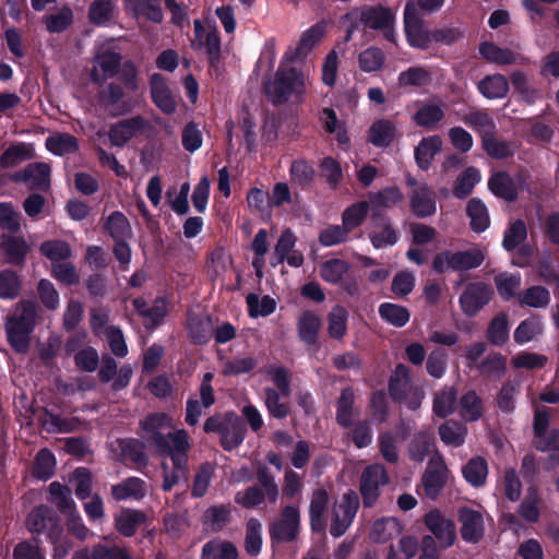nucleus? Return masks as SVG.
Returning <instances> with one entry per match:
<instances>
[{"mask_svg":"<svg viewBox=\"0 0 559 559\" xmlns=\"http://www.w3.org/2000/svg\"><path fill=\"white\" fill-rule=\"evenodd\" d=\"M463 476L472 486H483L488 476L487 462L479 456L471 459L463 467Z\"/></svg>","mask_w":559,"mask_h":559,"instance_id":"nucleus-42","label":"nucleus"},{"mask_svg":"<svg viewBox=\"0 0 559 559\" xmlns=\"http://www.w3.org/2000/svg\"><path fill=\"white\" fill-rule=\"evenodd\" d=\"M389 481L386 471L381 464L368 466L361 474L360 492L366 507H371L380 495V487Z\"/></svg>","mask_w":559,"mask_h":559,"instance_id":"nucleus-12","label":"nucleus"},{"mask_svg":"<svg viewBox=\"0 0 559 559\" xmlns=\"http://www.w3.org/2000/svg\"><path fill=\"white\" fill-rule=\"evenodd\" d=\"M177 448H174L169 455L171 457L174 468L170 471L166 463H163L164 479L163 489L168 491L180 480H188V451L190 449L189 436L187 432H179L177 436Z\"/></svg>","mask_w":559,"mask_h":559,"instance_id":"nucleus-5","label":"nucleus"},{"mask_svg":"<svg viewBox=\"0 0 559 559\" xmlns=\"http://www.w3.org/2000/svg\"><path fill=\"white\" fill-rule=\"evenodd\" d=\"M414 386L411 383L409 369L405 365H399L390 380V393L396 401H402L405 394Z\"/></svg>","mask_w":559,"mask_h":559,"instance_id":"nucleus-39","label":"nucleus"},{"mask_svg":"<svg viewBox=\"0 0 559 559\" xmlns=\"http://www.w3.org/2000/svg\"><path fill=\"white\" fill-rule=\"evenodd\" d=\"M349 20H355L357 17L368 27L380 31L383 33V36L393 41L394 31V20L395 14L390 9L383 7H366L361 10H355L346 15Z\"/></svg>","mask_w":559,"mask_h":559,"instance_id":"nucleus-7","label":"nucleus"},{"mask_svg":"<svg viewBox=\"0 0 559 559\" xmlns=\"http://www.w3.org/2000/svg\"><path fill=\"white\" fill-rule=\"evenodd\" d=\"M245 426L234 414H228L225 416V425L223 426V431L221 436L222 445L226 450H233L237 448L245 438Z\"/></svg>","mask_w":559,"mask_h":559,"instance_id":"nucleus-27","label":"nucleus"},{"mask_svg":"<svg viewBox=\"0 0 559 559\" xmlns=\"http://www.w3.org/2000/svg\"><path fill=\"white\" fill-rule=\"evenodd\" d=\"M408 455L411 460L419 463L428 456L430 459L432 455H437L432 436L424 431L416 433L408 445Z\"/></svg>","mask_w":559,"mask_h":559,"instance_id":"nucleus-30","label":"nucleus"},{"mask_svg":"<svg viewBox=\"0 0 559 559\" xmlns=\"http://www.w3.org/2000/svg\"><path fill=\"white\" fill-rule=\"evenodd\" d=\"M480 171L475 167L466 168L461 176L457 178L454 187V195L463 199L467 197L474 189V187L480 181Z\"/></svg>","mask_w":559,"mask_h":559,"instance_id":"nucleus-55","label":"nucleus"},{"mask_svg":"<svg viewBox=\"0 0 559 559\" xmlns=\"http://www.w3.org/2000/svg\"><path fill=\"white\" fill-rule=\"evenodd\" d=\"M121 57L110 49V41L98 45L96 48L91 78L96 83H102L116 75Z\"/></svg>","mask_w":559,"mask_h":559,"instance_id":"nucleus-9","label":"nucleus"},{"mask_svg":"<svg viewBox=\"0 0 559 559\" xmlns=\"http://www.w3.org/2000/svg\"><path fill=\"white\" fill-rule=\"evenodd\" d=\"M106 229L115 240H126L132 230L127 217L120 212H114L106 222Z\"/></svg>","mask_w":559,"mask_h":559,"instance_id":"nucleus-54","label":"nucleus"},{"mask_svg":"<svg viewBox=\"0 0 559 559\" xmlns=\"http://www.w3.org/2000/svg\"><path fill=\"white\" fill-rule=\"evenodd\" d=\"M379 313L388 323L399 328L404 326L411 317L407 308L391 302L382 304L379 307Z\"/></svg>","mask_w":559,"mask_h":559,"instance_id":"nucleus-52","label":"nucleus"},{"mask_svg":"<svg viewBox=\"0 0 559 559\" xmlns=\"http://www.w3.org/2000/svg\"><path fill=\"white\" fill-rule=\"evenodd\" d=\"M348 312L341 306H336L329 314V334L331 337L341 338L347 330Z\"/></svg>","mask_w":559,"mask_h":559,"instance_id":"nucleus-64","label":"nucleus"},{"mask_svg":"<svg viewBox=\"0 0 559 559\" xmlns=\"http://www.w3.org/2000/svg\"><path fill=\"white\" fill-rule=\"evenodd\" d=\"M299 524V510L296 507H287L281 518L272 524L271 536L277 542H290L297 536Z\"/></svg>","mask_w":559,"mask_h":559,"instance_id":"nucleus-15","label":"nucleus"},{"mask_svg":"<svg viewBox=\"0 0 559 559\" xmlns=\"http://www.w3.org/2000/svg\"><path fill=\"white\" fill-rule=\"evenodd\" d=\"M471 219V227L476 233H481L489 226V214L486 205L478 199H472L466 207Z\"/></svg>","mask_w":559,"mask_h":559,"instance_id":"nucleus-44","label":"nucleus"},{"mask_svg":"<svg viewBox=\"0 0 559 559\" xmlns=\"http://www.w3.org/2000/svg\"><path fill=\"white\" fill-rule=\"evenodd\" d=\"M354 392L350 389H344L337 401L336 419L337 423L343 427L352 425L355 417L354 405Z\"/></svg>","mask_w":559,"mask_h":559,"instance_id":"nucleus-49","label":"nucleus"},{"mask_svg":"<svg viewBox=\"0 0 559 559\" xmlns=\"http://www.w3.org/2000/svg\"><path fill=\"white\" fill-rule=\"evenodd\" d=\"M88 16L92 23L105 25L115 17V5L110 0H94Z\"/></svg>","mask_w":559,"mask_h":559,"instance_id":"nucleus-58","label":"nucleus"},{"mask_svg":"<svg viewBox=\"0 0 559 559\" xmlns=\"http://www.w3.org/2000/svg\"><path fill=\"white\" fill-rule=\"evenodd\" d=\"M111 493L117 500L141 499L145 496L146 488L142 479L130 477L112 486Z\"/></svg>","mask_w":559,"mask_h":559,"instance_id":"nucleus-34","label":"nucleus"},{"mask_svg":"<svg viewBox=\"0 0 559 559\" xmlns=\"http://www.w3.org/2000/svg\"><path fill=\"white\" fill-rule=\"evenodd\" d=\"M288 397L289 395L282 394L274 386H265L264 404L269 414L275 418H285L289 413Z\"/></svg>","mask_w":559,"mask_h":559,"instance_id":"nucleus-32","label":"nucleus"},{"mask_svg":"<svg viewBox=\"0 0 559 559\" xmlns=\"http://www.w3.org/2000/svg\"><path fill=\"white\" fill-rule=\"evenodd\" d=\"M321 326L322 321L318 314L311 311L301 313L297 323L299 338L308 345H314Z\"/></svg>","mask_w":559,"mask_h":559,"instance_id":"nucleus-28","label":"nucleus"},{"mask_svg":"<svg viewBox=\"0 0 559 559\" xmlns=\"http://www.w3.org/2000/svg\"><path fill=\"white\" fill-rule=\"evenodd\" d=\"M395 135V126L389 120L376 121L369 131V140L372 144L378 146L389 145Z\"/></svg>","mask_w":559,"mask_h":559,"instance_id":"nucleus-47","label":"nucleus"},{"mask_svg":"<svg viewBox=\"0 0 559 559\" xmlns=\"http://www.w3.org/2000/svg\"><path fill=\"white\" fill-rule=\"evenodd\" d=\"M26 526L32 533H46L57 530L58 523L48 507L40 506L34 509L26 519Z\"/></svg>","mask_w":559,"mask_h":559,"instance_id":"nucleus-26","label":"nucleus"},{"mask_svg":"<svg viewBox=\"0 0 559 559\" xmlns=\"http://www.w3.org/2000/svg\"><path fill=\"white\" fill-rule=\"evenodd\" d=\"M549 409L536 407L534 416L535 445L538 450L549 453L548 468L559 463V430L547 431Z\"/></svg>","mask_w":559,"mask_h":559,"instance_id":"nucleus-4","label":"nucleus"},{"mask_svg":"<svg viewBox=\"0 0 559 559\" xmlns=\"http://www.w3.org/2000/svg\"><path fill=\"white\" fill-rule=\"evenodd\" d=\"M400 532H401V526H400V523L395 519H393V518L381 519V520H377L372 524L370 537L376 542L382 543V542H385V540L392 538L393 536L400 534Z\"/></svg>","mask_w":559,"mask_h":559,"instance_id":"nucleus-53","label":"nucleus"},{"mask_svg":"<svg viewBox=\"0 0 559 559\" xmlns=\"http://www.w3.org/2000/svg\"><path fill=\"white\" fill-rule=\"evenodd\" d=\"M99 102L112 115L127 114L134 107V102L115 83L108 84L99 92Z\"/></svg>","mask_w":559,"mask_h":559,"instance_id":"nucleus-18","label":"nucleus"},{"mask_svg":"<svg viewBox=\"0 0 559 559\" xmlns=\"http://www.w3.org/2000/svg\"><path fill=\"white\" fill-rule=\"evenodd\" d=\"M194 38L192 47L205 50L212 66H216L221 57V39L215 26H204L200 20L193 22Z\"/></svg>","mask_w":559,"mask_h":559,"instance_id":"nucleus-10","label":"nucleus"},{"mask_svg":"<svg viewBox=\"0 0 559 559\" xmlns=\"http://www.w3.org/2000/svg\"><path fill=\"white\" fill-rule=\"evenodd\" d=\"M489 190L507 201L514 200L524 188L522 176L511 177L504 171L493 174L488 180Z\"/></svg>","mask_w":559,"mask_h":559,"instance_id":"nucleus-19","label":"nucleus"},{"mask_svg":"<svg viewBox=\"0 0 559 559\" xmlns=\"http://www.w3.org/2000/svg\"><path fill=\"white\" fill-rule=\"evenodd\" d=\"M486 153L493 158H506L514 154L515 145L511 142L489 135L483 140Z\"/></svg>","mask_w":559,"mask_h":559,"instance_id":"nucleus-62","label":"nucleus"},{"mask_svg":"<svg viewBox=\"0 0 559 559\" xmlns=\"http://www.w3.org/2000/svg\"><path fill=\"white\" fill-rule=\"evenodd\" d=\"M310 84L307 73L288 62H282L274 79L266 84L265 91L274 104L302 100L307 86Z\"/></svg>","mask_w":559,"mask_h":559,"instance_id":"nucleus-1","label":"nucleus"},{"mask_svg":"<svg viewBox=\"0 0 559 559\" xmlns=\"http://www.w3.org/2000/svg\"><path fill=\"white\" fill-rule=\"evenodd\" d=\"M349 265L346 261L332 259L321 264L320 275L325 282L336 284L347 273Z\"/></svg>","mask_w":559,"mask_h":559,"instance_id":"nucleus-60","label":"nucleus"},{"mask_svg":"<svg viewBox=\"0 0 559 559\" xmlns=\"http://www.w3.org/2000/svg\"><path fill=\"white\" fill-rule=\"evenodd\" d=\"M40 252L51 261V264L66 261L72 255L70 246L62 240H48L40 245Z\"/></svg>","mask_w":559,"mask_h":559,"instance_id":"nucleus-51","label":"nucleus"},{"mask_svg":"<svg viewBox=\"0 0 559 559\" xmlns=\"http://www.w3.org/2000/svg\"><path fill=\"white\" fill-rule=\"evenodd\" d=\"M466 428L456 421H447L439 428L441 440L452 447L463 444L466 436Z\"/></svg>","mask_w":559,"mask_h":559,"instance_id":"nucleus-61","label":"nucleus"},{"mask_svg":"<svg viewBox=\"0 0 559 559\" xmlns=\"http://www.w3.org/2000/svg\"><path fill=\"white\" fill-rule=\"evenodd\" d=\"M488 340L495 345H502L509 338V322L506 313L496 316L488 328Z\"/></svg>","mask_w":559,"mask_h":559,"instance_id":"nucleus-63","label":"nucleus"},{"mask_svg":"<svg viewBox=\"0 0 559 559\" xmlns=\"http://www.w3.org/2000/svg\"><path fill=\"white\" fill-rule=\"evenodd\" d=\"M492 296L490 286L484 283L469 284L460 297V305L466 316H475Z\"/></svg>","mask_w":559,"mask_h":559,"instance_id":"nucleus-14","label":"nucleus"},{"mask_svg":"<svg viewBox=\"0 0 559 559\" xmlns=\"http://www.w3.org/2000/svg\"><path fill=\"white\" fill-rule=\"evenodd\" d=\"M460 415L464 420L475 421L483 415L480 397L473 391L464 394L460 400Z\"/></svg>","mask_w":559,"mask_h":559,"instance_id":"nucleus-48","label":"nucleus"},{"mask_svg":"<svg viewBox=\"0 0 559 559\" xmlns=\"http://www.w3.org/2000/svg\"><path fill=\"white\" fill-rule=\"evenodd\" d=\"M484 259L485 254L480 249L456 252L442 251L436 255L433 269L438 273L466 271L479 266Z\"/></svg>","mask_w":559,"mask_h":559,"instance_id":"nucleus-6","label":"nucleus"},{"mask_svg":"<svg viewBox=\"0 0 559 559\" xmlns=\"http://www.w3.org/2000/svg\"><path fill=\"white\" fill-rule=\"evenodd\" d=\"M144 521V513L126 509L120 511L116 516V527L122 535L132 536Z\"/></svg>","mask_w":559,"mask_h":559,"instance_id":"nucleus-43","label":"nucleus"},{"mask_svg":"<svg viewBox=\"0 0 559 559\" xmlns=\"http://www.w3.org/2000/svg\"><path fill=\"white\" fill-rule=\"evenodd\" d=\"M369 211V204L366 201H360L346 207L342 214V223L352 233L354 229L359 227Z\"/></svg>","mask_w":559,"mask_h":559,"instance_id":"nucleus-50","label":"nucleus"},{"mask_svg":"<svg viewBox=\"0 0 559 559\" xmlns=\"http://www.w3.org/2000/svg\"><path fill=\"white\" fill-rule=\"evenodd\" d=\"M150 88L153 103L158 109L167 115L175 112L177 103L163 75L154 73L150 79Z\"/></svg>","mask_w":559,"mask_h":559,"instance_id":"nucleus-21","label":"nucleus"},{"mask_svg":"<svg viewBox=\"0 0 559 559\" xmlns=\"http://www.w3.org/2000/svg\"><path fill=\"white\" fill-rule=\"evenodd\" d=\"M444 105L439 102H420L413 115V121L425 129L433 130L444 118Z\"/></svg>","mask_w":559,"mask_h":559,"instance_id":"nucleus-23","label":"nucleus"},{"mask_svg":"<svg viewBox=\"0 0 559 559\" xmlns=\"http://www.w3.org/2000/svg\"><path fill=\"white\" fill-rule=\"evenodd\" d=\"M39 308L33 301L21 302L7 321L8 338L12 347L21 353L27 350Z\"/></svg>","mask_w":559,"mask_h":559,"instance_id":"nucleus-3","label":"nucleus"},{"mask_svg":"<svg viewBox=\"0 0 559 559\" xmlns=\"http://www.w3.org/2000/svg\"><path fill=\"white\" fill-rule=\"evenodd\" d=\"M461 535L465 542L477 543L484 536L485 521L481 511L463 507L459 510Z\"/></svg>","mask_w":559,"mask_h":559,"instance_id":"nucleus-17","label":"nucleus"},{"mask_svg":"<svg viewBox=\"0 0 559 559\" xmlns=\"http://www.w3.org/2000/svg\"><path fill=\"white\" fill-rule=\"evenodd\" d=\"M463 121L465 124L480 133L483 140L492 135L496 130V124L492 118L484 111H472L464 116Z\"/></svg>","mask_w":559,"mask_h":559,"instance_id":"nucleus-45","label":"nucleus"},{"mask_svg":"<svg viewBox=\"0 0 559 559\" xmlns=\"http://www.w3.org/2000/svg\"><path fill=\"white\" fill-rule=\"evenodd\" d=\"M358 509V498L353 491L343 495L332 511L330 532L334 537L342 536L350 526Z\"/></svg>","mask_w":559,"mask_h":559,"instance_id":"nucleus-8","label":"nucleus"},{"mask_svg":"<svg viewBox=\"0 0 559 559\" xmlns=\"http://www.w3.org/2000/svg\"><path fill=\"white\" fill-rule=\"evenodd\" d=\"M425 524L442 547H450L455 542V525L453 521L445 518L440 511L432 510L428 512L425 516Z\"/></svg>","mask_w":559,"mask_h":559,"instance_id":"nucleus-16","label":"nucleus"},{"mask_svg":"<svg viewBox=\"0 0 559 559\" xmlns=\"http://www.w3.org/2000/svg\"><path fill=\"white\" fill-rule=\"evenodd\" d=\"M495 284L499 295L509 300L515 296L521 286V276L519 273H500L495 277Z\"/></svg>","mask_w":559,"mask_h":559,"instance_id":"nucleus-57","label":"nucleus"},{"mask_svg":"<svg viewBox=\"0 0 559 559\" xmlns=\"http://www.w3.org/2000/svg\"><path fill=\"white\" fill-rule=\"evenodd\" d=\"M144 119L133 117L114 124L109 130V139L114 145L121 146L144 127Z\"/></svg>","mask_w":559,"mask_h":559,"instance_id":"nucleus-25","label":"nucleus"},{"mask_svg":"<svg viewBox=\"0 0 559 559\" xmlns=\"http://www.w3.org/2000/svg\"><path fill=\"white\" fill-rule=\"evenodd\" d=\"M238 550L234 544L223 539H214L204 544L202 559H237Z\"/></svg>","mask_w":559,"mask_h":559,"instance_id":"nucleus-36","label":"nucleus"},{"mask_svg":"<svg viewBox=\"0 0 559 559\" xmlns=\"http://www.w3.org/2000/svg\"><path fill=\"white\" fill-rule=\"evenodd\" d=\"M544 330L543 321L539 317H530L522 321L514 331V341L520 344H526L540 335Z\"/></svg>","mask_w":559,"mask_h":559,"instance_id":"nucleus-40","label":"nucleus"},{"mask_svg":"<svg viewBox=\"0 0 559 559\" xmlns=\"http://www.w3.org/2000/svg\"><path fill=\"white\" fill-rule=\"evenodd\" d=\"M456 402V391L452 386H445L436 393L433 399V413L439 417H447L453 413Z\"/></svg>","mask_w":559,"mask_h":559,"instance_id":"nucleus-46","label":"nucleus"},{"mask_svg":"<svg viewBox=\"0 0 559 559\" xmlns=\"http://www.w3.org/2000/svg\"><path fill=\"white\" fill-rule=\"evenodd\" d=\"M448 475L449 471L443 460L439 455H432L421 479L426 495L436 498L445 485Z\"/></svg>","mask_w":559,"mask_h":559,"instance_id":"nucleus-13","label":"nucleus"},{"mask_svg":"<svg viewBox=\"0 0 559 559\" xmlns=\"http://www.w3.org/2000/svg\"><path fill=\"white\" fill-rule=\"evenodd\" d=\"M412 212L418 217H426L436 212V198L432 188L426 183L415 187L409 197Z\"/></svg>","mask_w":559,"mask_h":559,"instance_id":"nucleus-24","label":"nucleus"},{"mask_svg":"<svg viewBox=\"0 0 559 559\" xmlns=\"http://www.w3.org/2000/svg\"><path fill=\"white\" fill-rule=\"evenodd\" d=\"M519 302L531 308H545L550 302V294L542 286H533L520 295Z\"/></svg>","mask_w":559,"mask_h":559,"instance_id":"nucleus-56","label":"nucleus"},{"mask_svg":"<svg viewBox=\"0 0 559 559\" xmlns=\"http://www.w3.org/2000/svg\"><path fill=\"white\" fill-rule=\"evenodd\" d=\"M15 178L28 181L35 189H47L50 185V167L45 163L32 164L19 173Z\"/></svg>","mask_w":559,"mask_h":559,"instance_id":"nucleus-29","label":"nucleus"},{"mask_svg":"<svg viewBox=\"0 0 559 559\" xmlns=\"http://www.w3.org/2000/svg\"><path fill=\"white\" fill-rule=\"evenodd\" d=\"M478 90L486 98H503L509 92V83L504 75L492 74L479 82Z\"/></svg>","mask_w":559,"mask_h":559,"instance_id":"nucleus-33","label":"nucleus"},{"mask_svg":"<svg viewBox=\"0 0 559 559\" xmlns=\"http://www.w3.org/2000/svg\"><path fill=\"white\" fill-rule=\"evenodd\" d=\"M126 2L136 19L143 17L155 23L162 22L163 13L157 0H127Z\"/></svg>","mask_w":559,"mask_h":559,"instance_id":"nucleus-35","label":"nucleus"},{"mask_svg":"<svg viewBox=\"0 0 559 559\" xmlns=\"http://www.w3.org/2000/svg\"><path fill=\"white\" fill-rule=\"evenodd\" d=\"M46 147L55 155H66L78 151V140L69 133H53L46 139Z\"/></svg>","mask_w":559,"mask_h":559,"instance_id":"nucleus-38","label":"nucleus"},{"mask_svg":"<svg viewBox=\"0 0 559 559\" xmlns=\"http://www.w3.org/2000/svg\"><path fill=\"white\" fill-rule=\"evenodd\" d=\"M261 372L264 374L265 381L271 382V386L284 395H290V379L286 368L272 365L264 367Z\"/></svg>","mask_w":559,"mask_h":559,"instance_id":"nucleus-41","label":"nucleus"},{"mask_svg":"<svg viewBox=\"0 0 559 559\" xmlns=\"http://www.w3.org/2000/svg\"><path fill=\"white\" fill-rule=\"evenodd\" d=\"M404 26L407 40L412 47L419 49L429 47L432 35L425 27L421 14L414 9L413 3H406L405 5Z\"/></svg>","mask_w":559,"mask_h":559,"instance_id":"nucleus-11","label":"nucleus"},{"mask_svg":"<svg viewBox=\"0 0 559 559\" xmlns=\"http://www.w3.org/2000/svg\"><path fill=\"white\" fill-rule=\"evenodd\" d=\"M442 140L439 135L424 138L415 151L416 162L420 168H428L436 154L441 151Z\"/></svg>","mask_w":559,"mask_h":559,"instance_id":"nucleus-31","label":"nucleus"},{"mask_svg":"<svg viewBox=\"0 0 559 559\" xmlns=\"http://www.w3.org/2000/svg\"><path fill=\"white\" fill-rule=\"evenodd\" d=\"M262 547V525L255 519H250L246 526L245 548L251 556H257Z\"/></svg>","mask_w":559,"mask_h":559,"instance_id":"nucleus-59","label":"nucleus"},{"mask_svg":"<svg viewBox=\"0 0 559 559\" xmlns=\"http://www.w3.org/2000/svg\"><path fill=\"white\" fill-rule=\"evenodd\" d=\"M480 56L488 62L497 66H508L513 63H524L525 58L519 52L503 48L491 41H484L479 45Z\"/></svg>","mask_w":559,"mask_h":559,"instance_id":"nucleus-22","label":"nucleus"},{"mask_svg":"<svg viewBox=\"0 0 559 559\" xmlns=\"http://www.w3.org/2000/svg\"><path fill=\"white\" fill-rule=\"evenodd\" d=\"M413 428L414 424L412 421L402 423L396 433L386 431L379 436L380 452L385 461L390 463L399 461V443L407 437Z\"/></svg>","mask_w":559,"mask_h":559,"instance_id":"nucleus-20","label":"nucleus"},{"mask_svg":"<svg viewBox=\"0 0 559 559\" xmlns=\"http://www.w3.org/2000/svg\"><path fill=\"white\" fill-rule=\"evenodd\" d=\"M329 502L328 492L319 488L313 491L310 501V522L314 531H321L324 527L323 516Z\"/></svg>","mask_w":559,"mask_h":559,"instance_id":"nucleus-37","label":"nucleus"},{"mask_svg":"<svg viewBox=\"0 0 559 559\" xmlns=\"http://www.w3.org/2000/svg\"><path fill=\"white\" fill-rule=\"evenodd\" d=\"M143 439L160 454H168L177 448V436L187 432L175 429L174 419L164 413L152 414L141 424Z\"/></svg>","mask_w":559,"mask_h":559,"instance_id":"nucleus-2","label":"nucleus"}]
</instances>
